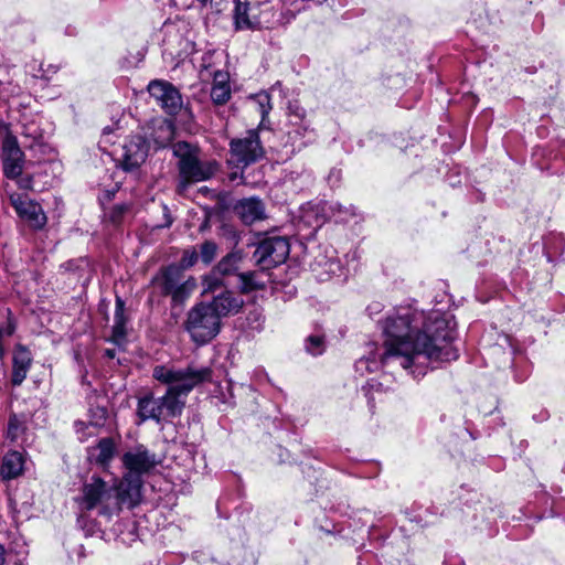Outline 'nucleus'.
Wrapping results in <instances>:
<instances>
[{
	"instance_id": "nucleus-1",
	"label": "nucleus",
	"mask_w": 565,
	"mask_h": 565,
	"mask_svg": "<svg viewBox=\"0 0 565 565\" xmlns=\"http://www.w3.org/2000/svg\"><path fill=\"white\" fill-rule=\"evenodd\" d=\"M383 331L386 337L385 351L380 361L375 355L362 358L355 363L358 372H375L380 364L408 370L416 375H424L425 369L433 361L457 360L458 352L452 347L454 328L440 312L413 311L403 308L388 316Z\"/></svg>"
},
{
	"instance_id": "nucleus-2",
	"label": "nucleus",
	"mask_w": 565,
	"mask_h": 565,
	"mask_svg": "<svg viewBox=\"0 0 565 565\" xmlns=\"http://www.w3.org/2000/svg\"><path fill=\"white\" fill-rule=\"evenodd\" d=\"M153 377L168 385L166 394L158 399L163 420L179 417L185 407V397L201 384L212 382L213 370L211 366L189 363L185 367H177L172 364L157 365L153 369Z\"/></svg>"
},
{
	"instance_id": "nucleus-3",
	"label": "nucleus",
	"mask_w": 565,
	"mask_h": 565,
	"mask_svg": "<svg viewBox=\"0 0 565 565\" xmlns=\"http://www.w3.org/2000/svg\"><path fill=\"white\" fill-rule=\"evenodd\" d=\"M138 480L122 478L118 484H108L99 477L93 476L82 487L75 499L82 512L97 510L98 515L110 520L124 507L128 509L139 504Z\"/></svg>"
},
{
	"instance_id": "nucleus-4",
	"label": "nucleus",
	"mask_w": 565,
	"mask_h": 565,
	"mask_svg": "<svg viewBox=\"0 0 565 565\" xmlns=\"http://www.w3.org/2000/svg\"><path fill=\"white\" fill-rule=\"evenodd\" d=\"M173 156L178 159L179 179L177 190L184 193L193 183L207 181L218 171L216 160H202L200 149L186 141H178L172 146Z\"/></svg>"
},
{
	"instance_id": "nucleus-5",
	"label": "nucleus",
	"mask_w": 565,
	"mask_h": 565,
	"mask_svg": "<svg viewBox=\"0 0 565 565\" xmlns=\"http://www.w3.org/2000/svg\"><path fill=\"white\" fill-rule=\"evenodd\" d=\"M153 292L170 297L173 305H182L196 288L193 277H186L177 265L160 269L151 279Z\"/></svg>"
},
{
	"instance_id": "nucleus-6",
	"label": "nucleus",
	"mask_w": 565,
	"mask_h": 565,
	"mask_svg": "<svg viewBox=\"0 0 565 565\" xmlns=\"http://www.w3.org/2000/svg\"><path fill=\"white\" fill-rule=\"evenodd\" d=\"M220 329L221 320L206 303H198L188 312L185 330L194 342L199 344L207 343L218 334Z\"/></svg>"
},
{
	"instance_id": "nucleus-7",
	"label": "nucleus",
	"mask_w": 565,
	"mask_h": 565,
	"mask_svg": "<svg viewBox=\"0 0 565 565\" xmlns=\"http://www.w3.org/2000/svg\"><path fill=\"white\" fill-rule=\"evenodd\" d=\"M122 463L128 470L124 478L138 480V494L140 501L142 488L141 476L153 470L160 463V459L156 454L149 451L143 445H138L125 452L122 456Z\"/></svg>"
},
{
	"instance_id": "nucleus-8",
	"label": "nucleus",
	"mask_w": 565,
	"mask_h": 565,
	"mask_svg": "<svg viewBox=\"0 0 565 565\" xmlns=\"http://www.w3.org/2000/svg\"><path fill=\"white\" fill-rule=\"evenodd\" d=\"M289 253L290 245L286 237L269 236L258 243L254 258L263 270H268L285 263Z\"/></svg>"
},
{
	"instance_id": "nucleus-9",
	"label": "nucleus",
	"mask_w": 565,
	"mask_h": 565,
	"mask_svg": "<svg viewBox=\"0 0 565 565\" xmlns=\"http://www.w3.org/2000/svg\"><path fill=\"white\" fill-rule=\"evenodd\" d=\"M266 2L258 0H236L233 10V24L236 31L258 30L263 23Z\"/></svg>"
},
{
	"instance_id": "nucleus-10",
	"label": "nucleus",
	"mask_w": 565,
	"mask_h": 565,
	"mask_svg": "<svg viewBox=\"0 0 565 565\" xmlns=\"http://www.w3.org/2000/svg\"><path fill=\"white\" fill-rule=\"evenodd\" d=\"M230 148L232 158L243 167L256 162L265 154L257 130H249L245 137L233 139Z\"/></svg>"
},
{
	"instance_id": "nucleus-11",
	"label": "nucleus",
	"mask_w": 565,
	"mask_h": 565,
	"mask_svg": "<svg viewBox=\"0 0 565 565\" xmlns=\"http://www.w3.org/2000/svg\"><path fill=\"white\" fill-rule=\"evenodd\" d=\"M9 200L18 216L25 222L29 227L39 231L46 225L47 217L42 206L36 201L21 193H12Z\"/></svg>"
},
{
	"instance_id": "nucleus-12",
	"label": "nucleus",
	"mask_w": 565,
	"mask_h": 565,
	"mask_svg": "<svg viewBox=\"0 0 565 565\" xmlns=\"http://www.w3.org/2000/svg\"><path fill=\"white\" fill-rule=\"evenodd\" d=\"M148 92L168 115H177L183 106L180 92L167 81H151L148 85Z\"/></svg>"
},
{
	"instance_id": "nucleus-13",
	"label": "nucleus",
	"mask_w": 565,
	"mask_h": 565,
	"mask_svg": "<svg viewBox=\"0 0 565 565\" xmlns=\"http://www.w3.org/2000/svg\"><path fill=\"white\" fill-rule=\"evenodd\" d=\"M2 168L8 179H17L22 174L24 153L13 136H7L2 141Z\"/></svg>"
},
{
	"instance_id": "nucleus-14",
	"label": "nucleus",
	"mask_w": 565,
	"mask_h": 565,
	"mask_svg": "<svg viewBox=\"0 0 565 565\" xmlns=\"http://www.w3.org/2000/svg\"><path fill=\"white\" fill-rule=\"evenodd\" d=\"M147 140L139 135L132 136L122 147L121 164L124 170L132 171L139 168L148 156Z\"/></svg>"
},
{
	"instance_id": "nucleus-15",
	"label": "nucleus",
	"mask_w": 565,
	"mask_h": 565,
	"mask_svg": "<svg viewBox=\"0 0 565 565\" xmlns=\"http://www.w3.org/2000/svg\"><path fill=\"white\" fill-rule=\"evenodd\" d=\"M32 361L33 359L28 348L18 344L12 358L11 383L13 386H20L26 379Z\"/></svg>"
},
{
	"instance_id": "nucleus-16",
	"label": "nucleus",
	"mask_w": 565,
	"mask_h": 565,
	"mask_svg": "<svg viewBox=\"0 0 565 565\" xmlns=\"http://www.w3.org/2000/svg\"><path fill=\"white\" fill-rule=\"evenodd\" d=\"M217 315L221 320L222 317L234 315L239 311L244 305L241 297L235 296L230 290H224L213 298L210 303H206Z\"/></svg>"
},
{
	"instance_id": "nucleus-17",
	"label": "nucleus",
	"mask_w": 565,
	"mask_h": 565,
	"mask_svg": "<svg viewBox=\"0 0 565 565\" xmlns=\"http://www.w3.org/2000/svg\"><path fill=\"white\" fill-rule=\"evenodd\" d=\"M235 211L245 224H253L266 218L265 204L257 198L241 200L235 205Z\"/></svg>"
},
{
	"instance_id": "nucleus-18",
	"label": "nucleus",
	"mask_w": 565,
	"mask_h": 565,
	"mask_svg": "<svg viewBox=\"0 0 565 565\" xmlns=\"http://www.w3.org/2000/svg\"><path fill=\"white\" fill-rule=\"evenodd\" d=\"M231 97L230 76L227 72L216 71L213 76L211 98L217 105L225 104Z\"/></svg>"
},
{
	"instance_id": "nucleus-19",
	"label": "nucleus",
	"mask_w": 565,
	"mask_h": 565,
	"mask_svg": "<svg viewBox=\"0 0 565 565\" xmlns=\"http://www.w3.org/2000/svg\"><path fill=\"white\" fill-rule=\"evenodd\" d=\"M24 470V458L21 452L13 450L8 452L3 459L0 468V473L3 479L12 480L18 478Z\"/></svg>"
},
{
	"instance_id": "nucleus-20",
	"label": "nucleus",
	"mask_w": 565,
	"mask_h": 565,
	"mask_svg": "<svg viewBox=\"0 0 565 565\" xmlns=\"http://www.w3.org/2000/svg\"><path fill=\"white\" fill-rule=\"evenodd\" d=\"M288 118L292 130L288 134H295L300 137H305L310 130V125L306 120V110L297 103H289L288 105Z\"/></svg>"
},
{
	"instance_id": "nucleus-21",
	"label": "nucleus",
	"mask_w": 565,
	"mask_h": 565,
	"mask_svg": "<svg viewBox=\"0 0 565 565\" xmlns=\"http://www.w3.org/2000/svg\"><path fill=\"white\" fill-rule=\"evenodd\" d=\"M137 414L141 422L153 419L157 423H160L163 420L158 399L153 396H145L139 398Z\"/></svg>"
},
{
	"instance_id": "nucleus-22",
	"label": "nucleus",
	"mask_w": 565,
	"mask_h": 565,
	"mask_svg": "<svg viewBox=\"0 0 565 565\" xmlns=\"http://www.w3.org/2000/svg\"><path fill=\"white\" fill-rule=\"evenodd\" d=\"M90 419L88 423L85 422H76L75 428L78 434V439L84 441L87 435L84 433L89 428H98L104 426L107 418V409L105 407H97L95 409H90Z\"/></svg>"
},
{
	"instance_id": "nucleus-23",
	"label": "nucleus",
	"mask_w": 565,
	"mask_h": 565,
	"mask_svg": "<svg viewBox=\"0 0 565 565\" xmlns=\"http://www.w3.org/2000/svg\"><path fill=\"white\" fill-rule=\"evenodd\" d=\"M243 259L241 250H233L225 255L213 268L224 277L233 275L238 269V264Z\"/></svg>"
},
{
	"instance_id": "nucleus-24",
	"label": "nucleus",
	"mask_w": 565,
	"mask_h": 565,
	"mask_svg": "<svg viewBox=\"0 0 565 565\" xmlns=\"http://www.w3.org/2000/svg\"><path fill=\"white\" fill-rule=\"evenodd\" d=\"M126 335L125 302L121 298L116 299V310L114 316L113 337L116 342L122 340Z\"/></svg>"
},
{
	"instance_id": "nucleus-25",
	"label": "nucleus",
	"mask_w": 565,
	"mask_h": 565,
	"mask_svg": "<svg viewBox=\"0 0 565 565\" xmlns=\"http://www.w3.org/2000/svg\"><path fill=\"white\" fill-rule=\"evenodd\" d=\"M239 290L242 294H249L255 290L265 288L266 281L259 278L256 271H247L238 274Z\"/></svg>"
},
{
	"instance_id": "nucleus-26",
	"label": "nucleus",
	"mask_w": 565,
	"mask_h": 565,
	"mask_svg": "<svg viewBox=\"0 0 565 565\" xmlns=\"http://www.w3.org/2000/svg\"><path fill=\"white\" fill-rule=\"evenodd\" d=\"M203 294H214L216 291H224L226 289L225 277L213 268L202 279Z\"/></svg>"
},
{
	"instance_id": "nucleus-27",
	"label": "nucleus",
	"mask_w": 565,
	"mask_h": 565,
	"mask_svg": "<svg viewBox=\"0 0 565 565\" xmlns=\"http://www.w3.org/2000/svg\"><path fill=\"white\" fill-rule=\"evenodd\" d=\"M174 136V126L171 121H163L159 125L153 137L158 148L166 147Z\"/></svg>"
},
{
	"instance_id": "nucleus-28",
	"label": "nucleus",
	"mask_w": 565,
	"mask_h": 565,
	"mask_svg": "<svg viewBox=\"0 0 565 565\" xmlns=\"http://www.w3.org/2000/svg\"><path fill=\"white\" fill-rule=\"evenodd\" d=\"M96 450V461L100 465H106L114 457L115 443L111 438H103L99 440Z\"/></svg>"
},
{
	"instance_id": "nucleus-29",
	"label": "nucleus",
	"mask_w": 565,
	"mask_h": 565,
	"mask_svg": "<svg viewBox=\"0 0 565 565\" xmlns=\"http://www.w3.org/2000/svg\"><path fill=\"white\" fill-rule=\"evenodd\" d=\"M25 430L23 420L17 415H12L8 422L7 438L12 443H17Z\"/></svg>"
},
{
	"instance_id": "nucleus-30",
	"label": "nucleus",
	"mask_w": 565,
	"mask_h": 565,
	"mask_svg": "<svg viewBox=\"0 0 565 565\" xmlns=\"http://www.w3.org/2000/svg\"><path fill=\"white\" fill-rule=\"evenodd\" d=\"M306 350L311 355H320L326 350V341L322 334H310L306 339Z\"/></svg>"
},
{
	"instance_id": "nucleus-31",
	"label": "nucleus",
	"mask_w": 565,
	"mask_h": 565,
	"mask_svg": "<svg viewBox=\"0 0 565 565\" xmlns=\"http://www.w3.org/2000/svg\"><path fill=\"white\" fill-rule=\"evenodd\" d=\"M217 254V245L213 241H205L200 246L199 257L201 260L209 265L211 264Z\"/></svg>"
},
{
	"instance_id": "nucleus-32",
	"label": "nucleus",
	"mask_w": 565,
	"mask_h": 565,
	"mask_svg": "<svg viewBox=\"0 0 565 565\" xmlns=\"http://www.w3.org/2000/svg\"><path fill=\"white\" fill-rule=\"evenodd\" d=\"M254 102L257 105V110L262 116L260 126L264 124L266 117L268 116L269 111L271 110L270 105V96L266 93L257 94L254 97Z\"/></svg>"
},
{
	"instance_id": "nucleus-33",
	"label": "nucleus",
	"mask_w": 565,
	"mask_h": 565,
	"mask_svg": "<svg viewBox=\"0 0 565 565\" xmlns=\"http://www.w3.org/2000/svg\"><path fill=\"white\" fill-rule=\"evenodd\" d=\"M199 254L195 249H186L183 252L182 257L180 259V265H177L182 270L192 267L199 259Z\"/></svg>"
},
{
	"instance_id": "nucleus-34",
	"label": "nucleus",
	"mask_w": 565,
	"mask_h": 565,
	"mask_svg": "<svg viewBox=\"0 0 565 565\" xmlns=\"http://www.w3.org/2000/svg\"><path fill=\"white\" fill-rule=\"evenodd\" d=\"M127 210H128V206L126 204L115 205L108 214L110 222L114 224H118L121 221L122 215L126 213Z\"/></svg>"
},
{
	"instance_id": "nucleus-35",
	"label": "nucleus",
	"mask_w": 565,
	"mask_h": 565,
	"mask_svg": "<svg viewBox=\"0 0 565 565\" xmlns=\"http://www.w3.org/2000/svg\"><path fill=\"white\" fill-rule=\"evenodd\" d=\"M370 316L376 315L382 311V305L380 302H373L367 307Z\"/></svg>"
},
{
	"instance_id": "nucleus-36",
	"label": "nucleus",
	"mask_w": 565,
	"mask_h": 565,
	"mask_svg": "<svg viewBox=\"0 0 565 565\" xmlns=\"http://www.w3.org/2000/svg\"><path fill=\"white\" fill-rule=\"evenodd\" d=\"M6 355V347H4V331L3 328L0 327V360H2Z\"/></svg>"
},
{
	"instance_id": "nucleus-37",
	"label": "nucleus",
	"mask_w": 565,
	"mask_h": 565,
	"mask_svg": "<svg viewBox=\"0 0 565 565\" xmlns=\"http://www.w3.org/2000/svg\"><path fill=\"white\" fill-rule=\"evenodd\" d=\"M4 337H11L15 331V324L9 319L7 327L3 329Z\"/></svg>"
},
{
	"instance_id": "nucleus-38",
	"label": "nucleus",
	"mask_w": 565,
	"mask_h": 565,
	"mask_svg": "<svg viewBox=\"0 0 565 565\" xmlns=\"http://www.w3.org/2000/svg\"><path fill=\"white\" fill-rule=\"evenodd\" d=\"M7 559V551L2 544H0V565H4Z\"/></svg>"
},
{
	"instance_id": "nucleus-39",
	"label": "nucleus",
	"mask_w": 565,
	"mask_h": 565,
	"mask_svg": "<svg viewBox=\"0 0 565 565\" xmlns=\"http://www.w3.org/2000/svg\"><path fill=\"white\" fill-rule=\"evenodd\" d=\"M105 354L109 359H114L115 358V351L114 350L108 349V350H106Z\"/></svg>"
}]
</instances>
